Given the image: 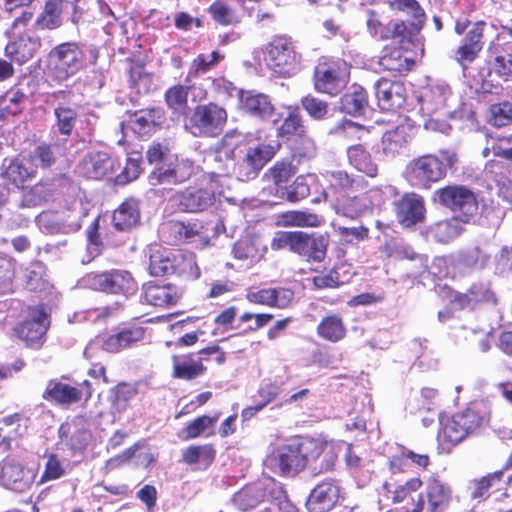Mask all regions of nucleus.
Here are the masks:
<instances>
[{
	"instance_id": "43",
	"label": "nucleus",
	"mask_w": 512,
	"mask_h": 512,
	"mask_svg": "<svg viewBox=\"0 0 512 512\" xmlns=\"http://www.w3.org/2000/svg\"><path fill=\"white\" fill-rule=\"evenodd\" d=\"M410 140L409 128L399 125L383 134L382 151L388 157H396L407 148Z\"/></svg>"
},
{
	"instance_id": "1",
	"label": "nucleus",
	"mask_w": 512,
	"mask_h": 512,
	"mask_svg": "<svg viewBox=\"0 0 512 512\" xmlns=\"http://www.w3.org/2000/svg\"><path fill=\"white\" fill-rule=\"evenodd\" d=\"M280 148L279 142L252 144L246 138L235 139L226 134L217 145L216 158L227 162L226 175L247 182L258 177Z\"/></svg>"
},
{
	"instance_id": "41",
	"label": "nucleus",
	"mask_w": 512,
	"mask_h": 512,
	"mask_svg": "<svg viewBox=\"0 0 512 512\" xmlns=\"http://www.w3.org/2000/svg\"><path fill=\"white\" fill-rule=\"evenodd\" d=\"M346 154L349 164L359 173L369 178H376L378 176V164L363 144L350 145L346 150Z\"/></svg>"
},
{
	"instance_id": "4",
	"label": "nucleus",
	"mask_w": 512,
	"mask_h": 512,
	"mask_svg": "<svg viewBox=\"0 0 512 512\" xmlns=\"http://www.w3.org/2000/svg\"><path fill=\"white\" fill-rule=\"evenodd\" d=\"M485 28L484 20L471 22L465 16L455 20L454 32L463 38L454 52V59L463 69H467L483 50Z\"/></svg>"
},
{
	"instance_id": "49",
	"label": "nucleus",
	"mask_w": 512,
	"mask_h": 512,
	"mask_svg": "<svg viewBox=\"0 0 512 512\" xmlns=\"http://www.w3.org/2000/svg\"><path fill=\"white\" fill-rule=\"evenodd\" d=\"M467 418H440L439 437L451 444L461 442L469 433Z\"/></svg>"
},
{
	"instance_id": "33",
	"label": "nucleus",
	"mask_w": 512,
	"mask_h": 512,
	"mask_svg": "<svg viewBox=\"0 0 512 512\" xmlns=\"http://www.w3.org/2000/svg\"><path fill=\"white\" fill-rule=\"evenodd\" d=\"M71 95L72 92L68 90H58L50 94V98L58 102L54 108L55 126L58 133L65 137L71 136L78 118L76 106L64 103Z\"/></svg>"
},
{
	"instance_id": "16",
	"label": "nucleus",
	"mask_w": 512,
	"mask_h": 512,
	"mask_svg": "<svg viewBox=\"0 0 512 512\" xmlns=\"http://www.w3.org/2000/svg\"><path fill=\"white\" fill-rule=\"evenodd\" d=\"M452 501V489L438 478L426 482L425 492L418 495L412 512H445Z\"/></svg>"
},
{
	"instance_id": "51",
	"label": "nucleus",
	"mask_w": 512,
	"mask_h": 512,
	"mask_svg": "<svg viewBox=\"0 0 512 512\" xmlns=\"http://www.w3.org/2000/svg\"><path fill=\"white\" fill-rule=\"evenodd\" d=\"M458 221L454 217L437 221L427 228V233L436 242L448 243L461 234L462 228Z\"/></svg>"
},
{
	"instance_id": "36",
	"label": "nucleus",
	"mask_w": 512,
	"mask_h": 512,
	"mask_svg": "<svg viewBox=\"0 0 512 512\" xmlns=\"http://www.w3.org/2000/svg\"><path fill=\"white\" fill-rule=\"evenodd\" d=\"M239 102L240 108L245 114L261 121L268 120L275 112L271 98L264 93L253 90L240 91Z\"/></svg>"
},
{
	"instance_id": "24",
	"label": "nucleus",
	"mask_w": 512,
	"mask_h": 512,
	"mask_svg": "<svg viewBox=\"0 0 512 512\" xmlns=\"http://www.w3.org/2000/svg\"><path fill=\"white\" fill-rule=\"evenodd\" d=\"M447 289L452 297V302L457 304L460 309H476L482 306H495L497 304V297L490 285L485 282L473 283L465 293L453 292L450 288Z\"/></svg>"
},
{
	"instance_id": "31",
	"label": "nucleus",
	"mask_w": 512,
	"mask_h": 512,
	"mask_svg": "<svg viewBox=\"0 0 512 512\" xmlns=\"http://www.w3.org/2000/svg\"><path fill=\"white\" fill-rule=\"evenodd\" d=\"M340 487L336 480L326 479L311 490L306 501L309 512H329L338 502Z\"/></svg>"
},
{
	"instance_id": "28",
	"label": "nucleus",
	"mask_w": 512,
	"mask_h": 512,
	"mask_svg": "<svg viewBox=\"0 0 512 512\" xmlns=\"http://www.w3.org/2000/svg\"><path fill=\"white\" fill-rule=\"evenodd\" d=\"M115 162L104 151L87 153L78 164V173L88 180H101L113 174Z\"/></svg>"
},
{
	"instance_id": "20",
	"label": "nucleus",
	"mask_w": 512,
	"mask_h": 512,
	"mask_svg": "<svg viewBox=\"0 0 512 512\" xmlns=\"http://www.w3.org/2000/svg\"><path fill=\"white\" fill-rule=\"evenodd\" d=\"M487 73L483 76L479 90L487 94H499L502 82H512V57L493 56L486 60Z\"/></svg>"
},
{
	"instance_id": "61",
	"label": "nucleus",
	"mask_w": 512,
	"mask_h": 512,
	"mask_svg": "<svg viewBox=\"0 0 512 512\" xmlns=\"http://www.w3.org/2000/svg\"><path fill=\"white\" fill-rule=\"evenodd\" d=\"M366 28L369 35L378 41H388L391 28V20L383 22L379 13L375 10L367 11Z\"/></svg>"
},
{
	"instance_id": "38",
	"label": "nucleus",
	"mask_w": 512,
	"mask_h": 512,
	"mask_svg": "<svg viewBox=\"0 0 512 512\" xmlns=\"http://www.w3.org/2000/svg\"><path fill=\"white\" fill-rule=\"evenodd\" d=\"M59 437L72 451V455L82 454L86 449L91 433L74 419L64 422L59 428Z\"/></svg>"
},
{
	"instance_id": "6",
	"label": "nucleus",
	"mask_w": 512,
	"mask_h": 512,
	"mask_svg": "<svg viewBox=\"0 0 512 512\" xmlns=\"http://www.w3.org/2000/svg\"><path fill=\"white\" fill-rule=\"evenodd\" d=\"M85 54L81 45L74 41L60 43L47 56V68L57 81H66L85 67Z\"/></svg>"
},
{
	"instance_id": "19",
	"label": "nucleus",
	"mask_w": 512,
	"mask_h": 512,
	"mask_svg": "<svg viewBox=\"0 0 512 512\" xmlns=\"http://www.w3.org/2000/svg\"><path fill=\"white\" fill-rule=\"evenodd\" d=\"M171 201L182 213H200L215 203V193L208 187L188 186L177 191Z\"/></svg>"
},
{
	"instance_id": "52",
	"label": "nucleus",
	"mask_w": 512,
	"mask_h": 512,
	"mask_svg": "<svg viewBox=\"0 0 512 512\" xmlns=\"http://www.w3.org/2000/svg\"><path fill=\"white\" fill-rule=\"evenodd\" d=\"M191 86L175 84L164 93V101L169 110L174 114H184L188 108V96Z\"/></svg>"
},
{
	"instance_id": "55",
	"label": "nucleus",
	"mask_w": 512,
	"mask_h": 512,
	"mask_svg": "<svg viewBox=\"0 0 512 512\" xmlns=\"http://www.w3.org/2000/svg\"><path fill=\"white\" fill-rule=\"evenodd\" d=\"M488 57L504 56L512 57V28L500 25L495 37L488 45Z\"/></svg>"
},
{
	"instance_id": "18",
	"label": "nucleus",
	"mask_w": 512,
	"mask_h": 512,
	"mask_svg": "<svg viewBox=\"0 0 512 512\" xmlns=\"http://www.w3.org/2000/svg\"><path fill=\"white\" fill-rule=\"evenodd\" d=\"M307 451V467L314 474H320L332 471L335 468L342 446L334 441L309 437Z\"/></svg>"
},
{
	"instance_id": "29",
	"label": "nucleus",
	"mask_w": 512,
	"mask_h": 512,
	"mask_svg": "<svg viewBox=\"0 0 512 512\" xmlns=\"http://www.w3.org/2000/svg\"><path fill=\"white\" fill-rule=\"evenodd\" d=\"M329 235L299 231L295 254L308 262L321 263L327 256Z\"/></svg>"
},
{
	"instance_id": "44",
	"label": "nucleus",
	"mask_w": 512,
	"mask_h": 512,
	"mask_svg": "<svg viewBox=\"0 0 512 512\" xmlns=\"http://www.w3.org/2000/svg\"><path fill=\"white\" fill-rule=\"evenodd\" d=\"M422 484L421 479L418 477L410 478L403 483L390 479L383 484V497L394 504L401 503L412 492L418 491Z\"/></svg>"
},
{
	"instance_id": "42",
	"label": "nucleus",
	"mask_w": 512,
	"mask_h": 512,
	"mask_svg": "<svg viewBox=\"0 0 512 512\" xmlns=\"http://www.w3.org/2000/svg\"><path fill=\"white\" fill-rule=\"evenodd\" d=\"M316 333L324 341L337 343L346 338L347 327L341 315L330 313L319 321Z\"/></svg>"
},
{
	"instance_id": "37",
	"label": "nucleus",
	"mask_w": 512,
	"mask_h": 512,
	"mask_svg": "<svg viewBox=\"0 0 512 512\" xmlns=\"http://www.w3.org/2000/svg\"><path fill=\"white\" fill-rule=\"evenodd\" d=\"M42 46L41 38L31 34L17 36L5 47V55L11 62L22 66L31 61Z\"/></svg>"
},
{
	"instance_id": "62",
	"label": "nucleus",
	"mask_w": 512,
	"mask_h": 512,
	"mask_svg": "<svg viewBox=\"0 0 512 512\" xmlns=\"http://www.w3.org/2000/svg\"><path fill=\"white\" fill-rule=\"evenodd\" d=\"M296 173V168L291 161H277L265 173L264 177L272 181L276 186L287 183Z\"/></svg>"
},
{
	"instance_id": "30",
	"label": "nucleus",
	"mask_w": 512,
	"mask_h": 512,
	"mask_svg": "<svg viewBox=\"0 0 512 512\" xmlns=\"http://www.w3.org/2000/svg\"><path fill=\"white\" fill-rule=\"evenodd\" d=\"M245 299L251 304L285 309L292 303L294 292L285 287L262 289L248 288L246 290Z\"/></svg>"
},
{
	"instance_id": "63",
	"label": "nucleus",
	"mask_w": 512,
	"mask_h": 512,
	"mask_svg": "<svg viewBox=\"0 0 512 512\" xmlns=\"http://www.w3.org/2000/svg\"><path fill=\"white\" fill-rule=\"evenodd\" d=\"M129 66L127 68L128 83L131 88H139L140 85L150 84L152 80V74L147 72L145 69V62L142 60L126 59Z\"/></svg>"
},
{
	"instance_id": "40",
	"label": "nucleus",
	"mask_w": 512,
	"mask_h": 512,
	"mask_svg": "<svg viewBox=\"0 0 512 512\" xmlns=\"http://www.w3.org/2000/svg\"><path fill=\"white\" fill-rule=\"evenodd\" d=\"M139 223V202L134 198L124 200L112 214V224L117 231H131Z\"/></svg>"
},
{
	"instance_id": "35",
	"label": "nucleus",
	"mask_w": 512,
	"mask_h": 512,
	"mask_svg": "<svg viewBox=\"0 0 512 512\" xmlns=\"http://www.w3.org/2000/svg\"><path fill=\"white\" fill-rule=\"evenodd\" d=\"M171 377L182 381H193L207 373V366L197 360L194 352L171 355Z\"/></svg>"
},
{
	"instance_id": "11",
	"label": "nucleus",
	"mask_w": 512,
	"mask_h": 512,
	"mask_svg": "<svg viewBox=\"0 0 512 512\" xmlns=\"http://www.w3.org/2000/svg\"><path fill=\"white\" fill-rule=\"evenodd\" d=\"M228 120L227 110L215 103L197 105L189 119L191 133L197 137H218Z\"/></svg>"
},
{
	"instance_id": "64",
	"label": "nucleus",
	"mask_w": 512,
	"mask_h": 512,
	"mask_svg": "<svg viewBox=\"0 0 512 512\" xmlns=\"http://www.w3.org/2000/svg\"><path fill=\"white\" fill-rule=\"evenodd\" d=\"M27 161L43 169L50 168L56 162L51 144L42 143L28 155Z\"/></svg>"
},
{
	"instance_id": "17",
	"label": "nucleus",
	"mask_w": 512,
	"mask_h": 512,
	"mask_svg": "<svg viewBox=\"0 0 512 512\" xmlns=\"http://www.w3.org/2000/svg\"><path fill=\"white\" fill-rule=\"evenodd\" d=\"M393 211L402 228H414L426 219L425 199L416 192H405L393 202Z\"/></svg>"
},
{
	"instance_id": "21",
	"label": "nucleus",
	"mask_w": 512,
	"mask_h": 512,
	"mask_svg": "<svg viewBox=\"0 0 512 512\" xmlns=\"http://www.w3.org/2000/svg\"><path fill=\"white\" fill-rule=\"evenodd\" d=\"M35 480V473L12 459L0 462V486L16 493L28 491Z\"/></svg>"
},
{
	"instance_id": "53",
	"label": "nucleus",
	"mask_w": 512,
	"mask_h": 512,
	"mask_svg": "<svg viewBox=\"0 0 512 512\" xmlns=\"http://www.w3.org/2000/svg\"><path fill=\"white\" fill-rule=\"evenodd\" d=\"M305 132L303 119L297 107L289 111L276 129L277 137L284 140H290L295 136L303 137Z\"/></svg>"
},
{
	"instance_id": "26",
	"label": "nucleus",
	"mask_w": 512,
	"mask_h": 512,
	"mask_svg": "<svg viewBox=\"0 0 512 512\" xmlns=\"http://www.w3.org/2000/svg\"><path fill=\"white\" fill-rule=\"evenodd\" d=\"M142 290L143 301L159 308L175 306L183 296L182 289L172 283L149 281L143 285Z\"/></svg>"
},
{
	"instance_id": "58",
	"label": "nucleus",
	"mask_w": 512,
	"mask_h": 512,
	"mask_svg": "<svg viewBox=\"0 0 512 512\" xmlns=\"http://www.w3.org/2000/svg\"><path fill=\"white\" fill-rule=\"evenodd\" d=\"M488 114L489 123L496 128L512 125V102L504 100L491 104Z\"/></svg>"
},
{
	"instance_id": "2",
	"label": "nucleus",
	"mask_w": 512,
	"mask_h": 512,
	"mask_svg": "<svg viewBox=\"0 0 512 512\" xmlns=\"http://www.w3.org/2000/svg\"><path fill=\"white\" fill-rule=\"evenodd\" d=\"M326 179L328 195L337 214L354 219L366 212L368 206L365 199L355 192L365 189L368 186L367 181L346 170L328 171Z\"/></svg>"
},
{
	"instance_id": "60",
	"label": "nucleus",
	"mask_w": 512,
	"mask_h": 512,
	"mask_svg": "<svg viewBox=\"0 0 512 512\" xmlns=\"http://www.w3.org/2000/svg\"><path fill=\"white\" fill-rule=\"evenodd\" d=\"M173 253L156 251L150 255L149 272L152 276L162 277L172 275L173 272Z\"/></svg>"
},
{
	"instance_id": "14",
	"label": "nucleus",
	"mask_w": 512,
	"mask_h": 512,
	"mask_svg": "<svg viewBox=\"0 0 512 512\" xmlns=\"http://www.w3.org/2000/svg\"><path fill=\"white\" fill-rule=\"evenodd\" d=\"M265 60L274 72L286 76L290 75L300 61V55L295 51L292 39L285 35L272 38L266 47Z\"/></svg>"
},
{
	"instance_id": "13",
	"label": "nucleus",
	"mask_w": 512,
	"mask_h": 512,
	"mask_svg": "<svg viewBox=\"0 0 512 512\" xmlns=\"http://www.w3.org/2000/svg\"><path fill=\"white\" fill-rule=\"evenodd\" d=\"M93 391L92 384L88 380L72 386L52 379L48 381L42 397L52 404L67 409L73 405H86L92 398Z\"/></svg>"
},
{
	"instance_id": "15",
	"label": "nucleus",
	"mask_w": 512,
	"mask_h": 512,
	"mask_svg": "<svg viewBox=\"0 0 512 512\" xmlns=\"http://www.w3.org/2000/svg\"><path fill=\"white\" fill-rule=\"evenodd\" d=\"M146 333L147 327L144 323L133 319L122 323L114 333L107 336L103 340L102 349L108 353H120L143 342Z\"/></svg>"
},
{
	"instance_id": "10",
	"label": "nucleus",
	"mask_w": 512,
	"mask_h": 512,
	"mask_svg": "<svg viewBox=\"0 0 512 512\" xmlns=\"http://www.w3.org/2000/svg\"><path fill=\"white\" fill-rule=\"evenodd\" d=\"M50 327V315L46 305L41 303L29 307V317L13 327V333L27 348L39 350L46 341Z\"/></svg>"
},
{
	"instance_id": "7",
	"label": "nucleus",
	"mask_w": 512,
	"mask_h": 512,
	"mask_svg": "<svg viewBox=\"0 0 512 512\" xmlns=\"http://www.w3.org/2000/svg\"><path fill=\"white\" fill-rule=\"evenodd\" d=\"M82 284L94 291L125 297L134 295L138 290L137 281L132 274L121 269L89 272L82 277Z\"/></svg>"
},
{
	"instance_id": "45",
	"label": "nucleus",
	"mask_w": 512,
	"mask_h": 512,
	"mask_svg": "<svg viewBox=\"0 0 512 512\" xmlns=\"http://www.w3.org/2000/svg\"><path fill=\"white\" fill-rule=\"evenodd\" d=\"M342 110L353 116L364 114L368 107V93L358 84L351 85L350 89L341 97Z\"/></svg>"
},
{
	"instance_id": "56",
	"label": "nucleus",
	"mask_w": 512,
	"mask_h": 512,
	"mask_svg": "<svg viewBox=\"0 0 512 512\" xmlns=\"http://www.w3.org/2000/svg\"><path fill=\"white\" fill-rule=\"evenodd\" d=\"M504 475V469L489 473L480 479L471 482V498L482 502L489 497L490 488L498 484Z\"/></svg>"
},
{
	"instance_id": "59",
	"label": "nucleus",
	"mask_w": 512,
	"mask_h": 512,
	"mask_svg": "<svg viewBox=\"0 0 512 512\" xmlns=\"http://www.w3.org/2000/svg\"><path fill=\"white\" fill-rule=\"evenodd\" d=\"M263 496L258 486H246L234 494L233 503L240 510L246 511L256 507L262 501Z\"/></svg>"
},
{
	"instance_id": "57",
	"label": "nucleus",
	"mask_w": 512,
	"mask_h": 512,
	"mask_svg": "<svg viewBox=\"0 0 512 512\" xmlns=\"http://www.w3.org/2000/svg\"><path fill=\"white\" fill-rule=\"evenodd\" d=\"M215 449L211 445H190L182 451V461L188 465L202 463L209 466L215 458Z\"/></svg>"
},
{
	"instance_id": "47",
	"label": "nucleus",
	"mask_w": 512,
	"mask_h": 512,
	"mask_svg": "<svg viewBox=\"0 0 512 512\" xmlns=\"http://www.w3.org/2000/svg\"><path fill=\"white\" fill-rule=\"evenodd\" d=\"M27 101L25 92L17 87H11L0 96V119L16 116L22 113Z\"/></svg>"
},
{
	"instance_id": "23",
	"label": "nucleus",
	"mask_w": 512,
	"mask_h": 512,
	"mask_svg": "<svg viewBox=\"0 0 512 512\" xmlns=\"http://www.w3.org/2000/svg\"><path fill=\"white\" fill-rule=\"evenodd\" d=\"M37 176V165L27 161V157L16 155L8 164H3L1 177L8 186L18 190L26 189Z\"/></svg>"
},
{
	"instance_id": "48",
	"label": "nucleus",
	"mask_w": 512,
	"mask_h": 512,
	"mask_svg": "<svg viewBox=\"0 0 512 512\" xmlns=\"http://www.w3.org/2000/svg\"><path fill=\"white\" fill-rule=\"evenodd\" d=\"M450 95L451 90L448 86H431L420 97L421 109L427 114H433L446 107Z\"/></svg>"
},
{
	"instance_id": "3",
	"label": "nucleus",
	"mask_w": 512,
	"mask_h": 512,
	"mask_svg": "<svg viewBox=\"0 0 512 512\" xmlns=\"http://www.w3.org/2000/svg\"><path fill=\"white\" fill-rule=\"evenodd\" d=\"M457 161V154L450 150H440L439 156L423 154L408 162L404 176L411 186L429 189L432 184L442 180L447 169L453 168Z\"/></svg>"
},
{
	"instance_id": "5",
	"label": "nucleus",
	"mask_w": 512,
	"mask_h": 512,
	"mask_svg": "<svg viewBox=\"0 0 512 512\" xmlns=\"http://www.w3.org/2000/svg\"><path fill=\"white\" fill-rule=\"evenodd\" d=\"M349 68L342 58L320 57L313 71L314 89L322 94L337 96L348 83Z\"/></svg>"
},
{
	"instance_id": "8",
	"label": "nucleus",
	"mask_w": 512,
	"mask_h": 512,
	"mask_svg": "<svg viewBox=\"0 0 512 512\" xmlns=\"http://www.w3.org/2000/svg\"><path fill=\"white\" fill-rule=\"evenodd\" d=\"M434 199L443 207L449 209L454 218L462 223H468L478 211V201L475 193L464 185H447L434 192Z\"/></svg>"
},
{
	"instance_id": "34",
	"label": "nucleus",
	"mask_w": 512,
	"mask_h": 512,
	"mask_svg": "<svg viewBox=\"0 0 512 512\" xmlns=\"http://www.w3.org/2000/svg\"><path fill=\"white\" fill-rule=\"evenodd\" d=\"M426 20L395 18L391 19V28L388 41L396 43L399 47L417 46L420 42V33Z\"/></svg>"
},
{
	"instance_id": "12",
	"label": "nucleus",
	"mask_w": 512,
	"mask_h": 512,
	"mask_svg": "<svg viewBox=\"0 0 512 512\" xmlns=\"http://www.w3.org/2000/svg\"><path fill=\"white\" fill-rule=\"evenodd\" d=\"M81 0H45L41 12L36 16L32 24V31H54L64 24V15L68 6L72 13L70 20L78 24L83 14L80 7Z\"/></svg>"
},
{
	"instance_id": "9",
	"label": "nucleus",
	"mask_w": 512,
	"mask_h": 512,
	"mask_svg": "<svg viewBox=\"0 0 512 512\" xmlns=\"http://www.w3.org/2000/svg\"><path fill=\"white\" fill-rule=\"evenodd\" d=\"M309 437L295 436L280 445L269 458L283 476H294L307 467Z\"/></svg>"
},
{
	"instance_id": "32",
	"label": "nucleus",
	"mask_w": 512,
	"mask_h": 512,
	"mask_svg": "<svg viewBox=\"0 0 512 512\" xmlns=\"http://www.w3.org/2000/svg\"><path fill=\"white\" fill-rule=\"evenodd\" d=\"M376 97L381 110L393 111L406 102V88L402 81L379 79L375 84Z\"/></svg>"
},
{
	"instance_id": "27",
	"label": "nucleus",
	"mask_w": 512,
	"mask_h": 512,
	"mask_svg": "<svg viewBox=\"0 0 512 512\" xmlns=\"http://www.w3.org/2000/svg\"><path fill=\"white\" fill-rule=\"evenodd\" d=\"M193 164L187 160H176L156 167L151 175L152 185H179L188 181L193 175Z\"/></svg>"
},
{
	"instance_id": "22",
	"label": "nucleus",
	"mask_w": 512,
	"mask_h": 512,
	"mask_svg": "<svg viewBox=\"0 0 512 512\" xmlns=\"http://www.w3.org/2000/svg\"><path fill=\"white\" fill-rule=\"evenodd\" d=\"M414 53L408 47L384 46L378 60L379 67L394 76L407 75L415 66Z\"/></svg>"
},
{
	"instance_id": "25",
	"label": "nucleus",
	"mask_w": 512,
	"mask_h": 512,
	"mask_svg": "<svg viewBox=\"0 0 512 512\" xmlns=\"http://www.w3.org/2000/svg\"><path fill=\"white\" fill-rule=\"evenodd\" d=\"M210 222L200 219H193L187 222L173 221L166 225L170 234L174 235L175 242H194L199 241L206 246L210 242L209 232L212 230Z\"/></svg>"
},
{
	"instance_id": "50",
	"label": "nucleus",
	"mask_w": 512,
	"mask_h": 512,
	"mask_svg": "<svg viewBox=\"0 0 512 512\" xmlns=\"http://www.w3.org/2000/svg\"><path fill=\"white\" fill-rule=\"evenodd\" d=\"M172 263V275L174 274L190 280H195L200 277L201 273L197 265L196 256L194 253L175 251L173 253Z\"/></svg>"
},
{
	"instance_id": "39",
	"label": "nucleus",
	"mask_w": 512,
	"mask_h": 512,
	"mask_svg": "<svg viewBox=\"0 0 512 512\" xmlns=\"http://www.w3.org/2000/svg\"><path fill=\"white\" fill-rule=\"evenodd\" d=\"M131 121L133 131L140 135H150L160 129L165 122V111L161 107H150L134 112Z\"/></svg>"
},
{
	"instance_id": "46",
	"label": "nucleus",
	"mask_w": 512,
	"mask_h": 512,
	"mask_svg": "<svg viewBox=\"0 0 512 512\" xmlns=\"http://www.w3.org/2000/svg\"><path fill=\"white\" fill-rule=\"evenodd\" d=\"M215 23L220 26H235L241 22V14L230 0H215L207 9Z\"/></svg>"
},
{
	"instance_id": "54",
	"label": "nucleus",
	"mask_w": 512,
	"mask_h": 512,
	"mask_svg": "<svg viewBox=\"0 0 512 512\" xmlns=\"http://www.w3.org/2000/svg\"><path fill=\"white\" fill-rule=\"evenodd\" d=\"M321 222V217L315 213L291 210L279 215L278 224L284 227H318Z\"/></svg>"
}]
</instances>
